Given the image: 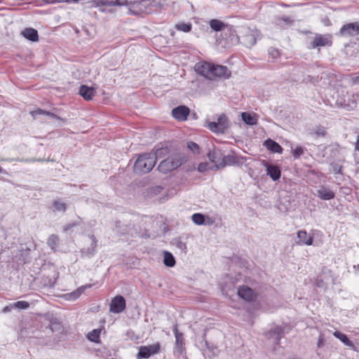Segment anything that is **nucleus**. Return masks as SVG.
<instances>
[{
	"mask_svg": "<svg viewBox=\"0 0 359 359\" xmlns=\"http://www.w3.org/2000/svg\"><path fill=\"white\" fill-rule=\"evenodd\" d=\"M195 70L198 74L210 80H215L217 78L228 79L231 76V72L226 67L207 62L197 63Z\"/></svg>",
	"mask_w": 359,
	"mask_h": 359,
	"instance_id": "f257e3e1",
	"label": "nucleus"
},
{
	"mask_svg": "<svg viewBox=\"0 0 359 359\" xmlns=\"http://www.w3.org/2000/svg\"><path fill=\"white\" fill-rule=\"evenodd\" d=\"M164 152V149H158L155 154H142L139 155L135 165L134 170L137 173L146 174L154 167L157 156Z\"/></svg>",
	"mask_w": 359,
	"mask_h": 359,
	"instance_id": "f03ea898",
	"label": "nucleus"
},
{
	"mask_svg": "<svg viewBox=\"0 0 359 359\" xmlns=\"http://www.w3.org/2000/svg\"><path fill=\"white\" fill-rule=\"evenodd\" d=\"M123 6L128 7V14L133 15H141L149 12V7L150 4L148 3V0L134 1H128L126 0V4H124Z\"/></svg>",
	"mask_w": 359,
	"mask_h": 359,
	"instance_id": "7ed1b4c3",
	"label": "nucleus"
},
{
	"mask_svg": "<svg viewBox=\"0 0 359 359\" xmlns=\"http://www.w3.org/2000/svg\"><path fill=\"white\" fill-rule=\"evenodd\" d=\"M182 163L183 159L181 156L175 155L161 161L158 165V169L161 172L167 173L177 169Z\"/></svg>",
	"mask_w": 359,
	"mask_h": 359,
	"instance_id": "20e7f679",
	"label": "nucleus"
},
{
	"mask_svg": "<svg viewBox=\"0 0 359 359\" xmlns=\"http://www.w3.org/2000/svg\"><path fill=\"white\" fill-rule=\"evenodd\" d=\"M245 161V157L232 152L224 156L222 161H220L219 164H217V170L224 168L226 166L241 165H243Z\"/></svg>",
	"mask_w": 359,
	"mask_h": 359,
	"instance_id": "39448f33",
	"label": "nucleus"
},
{
	"mask_svg": "<svg viewBox=\"0 0 359 359\" xmlns=\"http://www.w3.org/2000/svg\"><path fill=\"white\" fill-rule=\"evenodd\" d=\"M207 127L213 133H224L229 127L228 118L224 114H221L217 121L208 122Z\"/></svg>",
	"mask_w": 359,
	"mask_h": 359,
	"instance_id": "423d86ee",
	"label": "nucleus"
},
{
	"mask_svg": "<svg viewBox=\"0 0 359 359\" xmlns=\"http://www.w3.org/2000/svg\"><path fill=\"white\" fill-rule=\"evenodd\" d=\"M332 44V36L330 34H317L311 42L313 48L318 47L331 46Z\"/></svg>",
	"mask_w": 359,
	"mask_h": 359,
	"instance_id": "0eeeda50",
	"label": "nucleus"
},
{
	"mask_svg": "<svg viewBox=\"0 0 359 359\" xmlns=\"http://www.w3.org/2000/svg\"><path fill=\"white\" fill-rule=\"evenodd\" d=\"M340 34L344 36H353L359 34V21L344 25L340 29Z\"/></svg>",
	"mask_w": 359,
	"mask_h": 359,
	"instance_id": "6e6552de",
	"label": "nucleus"
},
{
	"mask_svg": "<svg viewBox=\"0 0 359 359\" xmlns=\"http://www.w3.org/2000/svg\"><path fill=\"white\" fill-rule=\"evenodd\" d=\"M262 164L266 168V175H269L272 180L277 181L281 175V170L278 165H271L265 161H262Z\"/></svg>",
	"mask_w": 359,
	"mask_h": 359,
	"instance_id": "1a4fd4ad",
	"label": "nucleus"
},
{
	"mask_svg": "<svg viewBox=\"0 0 359 359\" xmlns=\"http://www.w3.org/2000/svg\"><path fill=\"white\" fill-rule=\"evenodd\" d=\"M126 309V300L120 295L112 299L110 304V311L114 313H119Z\"/></svg>",
	"mask_w": 359,
	"mask_h": 359,
	"instance_id": "9d476101",
	"label": "nucleus"
},
{
	"mask_svg": "<svg viewBox=\"0 0 359 359\" xmlns=\"http://www.w3.org/2000/svg\"><path fill=\"white\" fill-rule=\"evenodd\" d=\"M238 296L245 301L251 302L255 299L256 293L249 287L243 285L238 289Z\"/></svg>",
	"mask_w": 359,
	"mask_h": 359,
	"instance_id": "9b49d317",
	"label": "nucleus"
},
{
	"mask_svg": "<svg viewBox=\"0 0 359 359\" xmlns=\"http://www.w3.org/2000/svg\"><path fill=\"white\" fill-rule=\"evenodd\" d=\"M189 114V109L185 106H179L172 111V116L177 121H184L187 120Z\"/></svg>",
	"mask_w": 359,
	"mask_h": 359,
	"instance_id": "f8f14e48",
	"label": "nucleus"
},
{
	"mask_svg": "<svg viewBox=\"0 0 359 359\" xmlns=\"http://www.w3.org/2000/svg\"><path fill=\"white\" fill-rule=\"evenodd\" d=\"M297 241L296 243L299 245H313V236L308 234L305 230H300L297 232Z\"/></svg>",
	"mask_w": 359,
	"mask_h": 359,
	"instance_id": "ddd939ff",
	"label": "nucleus"
},
{
	"mask_svg": "<svg viewBox=\"0 0 359 359\" xmlns=\"http://www.w3.org/2000/svg\"><path fill=\"white\" fill-rule=\"evenodd\" d=\"M93 3L95 7L102 6H123L124 4H126V0H93Z\"/></svg>",
	"mask_w": 359,
	"mask_h": 359,
	"instance_id": "4468645a",
	"label": "nucleus"
},
{
	"mask_svg": "<svg viewBox=\"0 0 359 359\" xmlns=\"http://www.w3.org/2000/svg\"><path fill=\"white\" fill-rule=\"evenodd\" d=\"M284 332L281 327H277L266 333L269 339L272 340L273 344H278L280 339L283 337Z\"/></svg>",
	"mask_w": 359,
	"mask_h": 359,
	"instance_id": "2eb2a0df",
	"label": "nucleus"
},
{
	"mask_svg": "<svg viewBox=\"0 0 359 359\" xmlns=\"http://www.w3.org/2000/svg\"><path fill=\"white\" fill-rule=\"evenodd\" d=\"M264 146L273 153L281 154L283 152V148L281 146L271 139H267L265 140L264 142Z\"/></svg>",
	"mask_w": 359,
	"mask_h": 359,
	"instance_id": "dca6fc26",
	"label": "nucleus"
},
{
	"mask_svg": "<svg viewBox=\"0 0 359 359\" xmlns=\"http://www.w3.org/2000/svg\"><path fill=\"white\" fill-rule=\"evenodd\" d=\"M317 196L323 200H331L334 198L335 194L331 189L322 187L318 190Z\"/></svg>",
	"mask_w": 359,
	"mask_h": 359,
	"instance_id": "f3484780",
	"label": "nucleus"
},
{
	"mask_svg": "<svg viewBox=\"0 0 359 359\" xmlns=\"http://www.w3.org/2000/svg\"><path fill=\"white\" fill-rule=\"evenodd\" d=\"M95 93V90L93 88L87 86H81L80 87L79 94L86 100H91L94 97Z\"/></svg>",
	"mask_w": 359,
	"mask_h": 359,
	"instance_id": "a211bd4d",
	"label": "nucleus"
},
{
	"mask_svg": "<svg viewBox=\"0 0 359 359\" xmlns=\"http://www.w3.org/2000/svg\"><path fill=\"white\" fill-rule=\"evenodd\" d=\"M22 35L27 39L32 41H37L39 40L38 32L33 28H26L22 32Z\"/></svg>",
	"mask_w": 359,
	"mask_h": 359,
	"instance_id": "6ab92c4d",
	"label": "nucleus"
},
{
	"mask_svg": "<svg viewBox=\"0 0 359 359\" xmlns=\"http://www.w3.org/2000/svg\"><path fill=\"white\" fill-rule=\"evenodd\" d=\"M333 335L337 338L338 339H339L344 345L353 348V349H355V346L354 344H353V342L348 338V337L341 332H339V331H335L334 333H333Z\"/></svg>",
	"mask_w": 359,
	"mask_h": 359,
	"instance_id": "aec40b11",
	"label": "nucleus"
},
{
	"mask_svg": "<svg viewBox=\"0 0 359 359\" xmlns=\"http://www.w3.org/2000/svg\"><path fill=\"white\" fill-rule=\"evenodd\" d=\"M242 120L248 125L254 126L257 123V118L256 114H251L248 112H243L241 114Z\"/></svg>",
	"mask_w": 359,
	"mask_h": 359,
	"instance_id": "412c9836",
	"label": "nucleus"
},
{
	"mask_svg": "<svg viewBox=\"0 0 359 359\" xmlns=\"http://www.w3.org/2000/svg\"><path fill=\"white\" fill-rule=\"evenodd\" d=\"M209 25L210 28L215 32H219L223 30L227 25L219 20L212 19L210 20Z\"/></svg>",
	"mask_w": 359,
	"mask_h": 359,
	"instance_id": "4be33fe9",
	"label": "nucleus"
},
{
	"mask_svg": "<svg viewBox=\"0 0 359 359\" xmlns=\"http://www.w3.org/2000/svg\"><path fill=\"white\" fill-rule=\"evenodd\" d=\"M30 114H32V116L34 117V118H36V116L37 115H41V114H44V115H46L52 118H55L56 120H59V121H63V119L61 118L60 117H59L58 116H57L56 114H53V113H51L50 111H44L43 109H37L36 110H34V111H32L30 112Z\"/></svg>",
	"mask_w": 359,
	"mask_h": 359,
	"instance_id": "5701e85b",
	"label": "nucleus"
},
{
	"mask_svg": "<svg viewBox=\"0 0 359 359\" xmlns=\"http://www.w3.org/2000/svg\"><path fill=\"white\" fill-rule=\"evenodd\" d=\"M101 329H94L87 334V339L94 343H100Z\"/></svg>",
	"mask_w": 359,
	"mask_h": 359,
	"instance_id": "b1692460",
	"label": "nucleus"
},
{
	"mask_svg": "<svg viewBox=\"0 0 359 359\" xmlns=\"http://www.w3.org/2000/svg\"><path fill=\"white\" fill-rule=\"evenodd\" d=\"M163 263L165 266L169 267H172L175 265V257L170 252L168 251L163 252Z\"/></svg>",
	"mask_w": 359,
	"mask_h": 359,
	"instance_id": "393cba45",
	"label": "nucleus"
},
{
	"mask_svg": "<svg viewBox=\"0 0 359 359\" xmlns=\"http://www.w3.org/2000/svg\"><path fill=\"white\" fill-rule=\"evenodd\" d=\"M219 154V151L215 149L212 151H210L208 154V157L210 162L214 164V168L215 170H217V164H219L220 162V161L218 160Z\"/></svg>",
	"mask_w": 359,
	"mask_h": 359,
	"instance_id": "a878e982",
	"label": "nucleus"
},
{
	"mask_svg": "<svg viewBox=\"0 0 359 359\" xmlns=\"http://www.w3.org/2000/svg\"><path fill=\"white\" fill-rule=\"evenodd\" d=\"M175 27L177 30L187 33L191 30L192 25L190 22H179Z\"/></svg>",
	"mask_w": 359,
	"mask_h": 359,
	"instance_id": "bb28decb",
	"label": "nucleus"
},
{
	"mask_svg": "<svg viewBox=\"0 0 359 359\" xmlns=\"http://www.w3.org/2000/svg\"><path fill=\"white\" fill-rule=\"evenodd\" d=\"M176 344L179 347H182L183 344V334L180 332L177 329V326L175 325L173 329Z\"/></svg>",
	"mask_w": 359,
	"mask_h": 359,
	"instance_id": "cd10ccee",
	"label": "nucleus"
},
{
	"mask_svg": "<svg viewBox=\"0 0 359 359\" xmlns=\"http://www.w3.org/2000/svg\"><path fill=\"white\" fill-rule=\"evenodd\" d=\"M193 222L196 225H202L205 224V217L201 213H194L191 216Z\"/></svg>",
	"mask_w": 359,
	"mask_h": 359,
	"instance_id": "c85d7f7f",
	"label": "nucleus"
},
{
	"mask_svg": "<svg viewBox=\"0 0 359 359\" xmlns=\"http://www.w3.org/2000/svg\"><path fill=\"white\" fill-rule=\"evenodd\" d=\"M59 243V238L56 235H51L48 239V246L55 250Z\"/></svg>",
	"mask_w": 359,
	"mask_h": 359,
	"instance_id": "c756f323",
	"label": "nucleus"
},
{
	"mask_svg": "<svg viewBox=\"0 0 359 359\" xmlns=\"http://www.w3.org/2000/svg\"><path fill=\"white\" fill-rule=\"evenodd\" d=\"M90 287V285L82 286V287L78 288L74 292L69 294L68 295L70 297L69 299H78L80 297V295L84 292L85 289L86 287Z\"/></svg>",
	"mask_w": 359,
	"mask_h": 359,
	"instance_id": "7c9ffc66",
	"label": "nucleus"
},
{
	"mask_svg": "<svg viewBox=\"0 0 359 359\" xmlns=\"http://www.w3.org/2000/svg\"><path fill=\"white\" fill-rule=\"evenodd\" d=\"M151 356L150 352L147 346H142L137 354L138 358H147Z\"/></svg>",
	"mask_w": 359,
	"mask_h": 359,
	"instance_id": "2f4dec72",
	"label": "nucleus"
},
{
	"mask_svg": "<svg viewBox=\"0 0 359 359\" xmlns=\"http://www.w3.org/2000/svg\"><path fill=\"white\" fill-rule=\"evenodd\" d=\"M29 306V304L25 301H18L12 304V307L18 309H27Z\"/></svg>",
	"mask_w": 359,
	"mask_h": 359,
	"instance_id": "473e14b6",
	"label": "nucleus"
},
{
	"mask_svg": "<svg viewBox=\"0 0 359 359\" xmlns=\"http://www.w3.org/2000/svg\"><path fill=\"white\" fill-rule=\"evenodd\" d=\"M53 205L55 211L65 212L66 210L65 204L61 201H55Z\"/></svg>",
	"mask_w": 359,
	"mask_h": 359,
	"instance_id": "72a5a7b5",
	"label": "nucleus"
},
{
	"mask_svg": "<svg viewBox=\"0 0 359 359\" xmlns=\"http://www.w3.org/2000/svg\"><path fill=\"white\" fill-rule=\"evenodd\" d=\"M187 147L194 154H198L200 152L199 146L194 142H189L187 143Z\"/></svg>",
	"mask_w": 359,
	"mask_h": 359,
	"instance_id": "f704fd0d",
	"label": "nucleus"
},
{
	"mask_svg": "<svg viewBox=\"0 0 359 359\" xmlns=\"http://www.w3.org/2000/svg\"><path fill=\"white\" fill-rule=\"evenodd\" d=\"M147 348L149 349L151 355H154L158 353L160 350V345L159 344H155L154 345L147 346Z\"/></svg>",
	"mask_w": 359,
	"mask_h": 359,
	"instance_id": "c9c22d12",
	"label": "nucleus"
},
{
	"mask_svg": "<svg viewBox=\"0 0 359 359\" xmlns=\"http://www.w3.org/2000/svg\"><path fill=\"white\" fill-rule=\"evenodd\" d=\"M304 153V149L301 147H297L292 151V154L294 158H298Z\"/></svg>",
	"mask_w": 359,
	"mask_h": 359,
	"instance_id": "e433bc0d",
	"label": "nucleus"
},
{
	"mask_svg": "<svg viewBox=\"0 0 359 359\" xmlns=\"http://www.w3.org/2000/svg\"><path fill=\"white\" fill-rule=\"evenodd\" d=\"M208 169V164L207 163H201L198 166V170L201 172H205Z\"/></svg>",
	"mask_w": 359,
	"mask_h": 359,
	"instance_id": "4c0bfd02",
	"label": "nucleus"
},
{
	"mask_svg": "<svg viewBox=\"0 0 359 359\" xmlns=\"http://www.w3.org/2000/svg\"><path fill=\"white\" fill-rule=\"evenodd\" d=\"M325 343V338L323 334H320L318 339V344L317 346L318 348L323 346Z\"/></svg>",
	"mask_w": 359,
	"mask_h": 359,
	"instance_id": "58836bf2",
	"label": "nucleus"
},
{
	"mask_svg": "<svg viewBox=\"0 0 359 359\" xmlns=\"http://www.w3.org/2000/svg\"><path fill=\"white\" fill-rule=\"evenodd\" d=\"M177 247L178 248H180L181 250H182V251H186V250H187L186 244L184 242L181 241H178L177 242Z\"/></svg>",
	"mask_w": 359,
	"mask_h": 359,
	"instance_id": "ea45409f",
	"label": "nucleus"
},
{
	"mask_svg": "<svg viewBox=\"0 0 359 359\" xmlns=\"http://www.w3.org/2000/svg\"><path fill=\"white\" fill-rule=\"evenodd\" d=\"M269 54L273 57H278L279 56V52L276 49H272L270 50Z\"/></svg>",
	"mask_w": 359,
	"mask_h": 359,
	"instance_id": "a19ab883",
	"label": "nucleus"
},
{
	"mask_svg": "<svg viewBox=\"0 0 359 359\" xmlns=\"http://www.w3.org/2000/svg\"><path fill=\"white\" fill-rule=\"evenodd\" d=\"M316 135L318 136H323L325 134V131L324 130V128H320L319 130H318L316 132Z\"/></svg>",
	"mask_w": 359,
	"mask_h": 359,
	"instance_id": "79ce46f5",
	"label": "nucleus"
},
{
	"mask_svg": "<svg viewBox=\"0 0 359 359\" xmlns=\"http://www.w3.org/2000/svg\"><path fill=\"white\" fill-rule=\"evenodd\" d=\"M69 0H51L50 3H68Z\"/></svg>",
	"mask_w": 359,
	"mask_h": 359,
	"instance_id": "37998d69",
	"label": "nucleus"
},
{
	"mask_svg": "<svg viewBox=\"0 0 359 359\" xmlns=\"http://www.w3.org/2000/svg\"><path fill=\"white\" fill-rule=\"evenodd\" d=\"M13 307H12V305L11 306H7L6 307H4L3 309V311L4 312H8V311H11V309H13Z\"/></svg>",
	"mask_w": 359,
	"mask_h": 359,
	"instance_id": "c03bdc74",
	"label": "nucleus"
},
{
	"mask_svg": "<svg viewBox=\"0 0 359 359\" xmlns=\"http://www.w3.org/2000/svg\"><path fill=\"white\" fill-rule=\"evenodd\" d=\"M354 82L357 84H359V76H356L355 78H354Z\"/></svg>",
	"mask_w": 359,
	"mask_h": 359,
	"instance_id": "a18cd8bd",
	"label": "nucleus"
},
{
	"mask_svg": "<svg viewBox=\"0 0 359 359\" xmlns=\"http://www.w3.org/2000/svg\"><path fill=\"white\" fill-rule=\"evenodd\" d=\"M0 173L7 174V172L0 166Z\"/></svg>",
	"mask_w": 359,
	"mask_h": 359,
	"instance_id": "49530a36",
	"label": "nucleus"
},
{
	"mask_svg": "<svg viewBox=\"0 0 359 359\" xmlns=\"http://www.w3.org/2000/svg\"><path fill=\"white\" fill-rule=\"evenodd\" d=\"M72 1L73 2H74V3H77V2H79V0H72Z\"/></svg>",
	"mask_w": 359,
	"mask_h": 359,
	"instance_id": "de8ad7c7",
	"label": "nucleus"
},
{
	"mask_svg": "<svg viewBox=\"0 0 359 359\" xmlns=\"http://www.w3.org/2000/svg\"><path fill=\"white\" fill-rule=\"evenodd\" d=\"M212 222H213L212 221L210 222H208V224H212Z\"/></svg>",
	"mask_w": 359,
	"mask_h": 359,
	"instance_id": "09e8293b",
	"label": "nucleus"
},
{
	"mask_svg": "<svg viewBox=\"0 0 359 359\" xmlns=\"http://www.w3.org/2000/svg\"><path fill=\"white\" fill-rule=\"evenodd\" d=\"M358 201L359 202V196L358 197Z\"/></svg>",
	"mask_w": 359,
	"mask_h": 359,
	"instance_id": "8fccbe9b",
	"label": "nucleus"
},
{
	"mask_svg": "<svg viewBox=\"0 0 359 359\" xmlns=\"http://www.w3.org/2000/svg\"><path fill=\"white\" fill-rule=\"evenodd\" d=\"M357 268L359 269V264L357 266Z\"/></svg>",
	"mask_w": 359,
	"mask_h": 359,
	"instance_id": "3c124183",
	"label": "nucleus"
}]
</instances>
